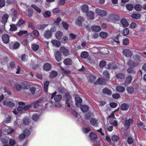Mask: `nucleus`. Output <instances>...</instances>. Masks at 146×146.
Returning <instances> with one entry per match:
<instances>
[{
  "instance_id": "f257e3e1",
  "label": "nucleus",
  "mask_w": 146,
  "mask_h": 146,
  "mask_svg": "<svg viewBox=\"0 0 146 146\" xmlns=\"http://www.w3.org/2000/svg\"><path fill=\"white\" fill-rule=\"evenodd\" d=\"M19 106L17 108L18 112L16 111H13V113L15 115L18 113V112H21L23 111H27L31 108L30 105H25V103L23 102H19L18 103Z\"/></svg>"
},
{
  "instance_id": "f03ea898",
  "label": "nucleus",
  "mask_w": 146,
  "mask_h": 146,
  "mask_svg": "<svg viewBox=\"0 0 146 146\" xmlns=\"http://www.w3.org/2000/svg\"><path fill=\"white\" fill-rule=\"evenodd\" d=\"M62 96L59 94H57L56 92H55L52 94L51 98L54 99L55 101V104L56 106H57L56 104H59V102L62 99Z\"/></svg>"
},
{
  "instance_id": "7ed1b4c3",
  "label": "nucleus",
  "mask_w": 146,
  "mask_h": 146,
  "mask_svg": "<svg viewBox=\"0 0 146 146\" xmlns=\"http://www.w3.org/2000/svg\"><path fill=\"white\" fill-rule=\"evenodd\" d=\"M95 12L98 15L101 17L105 16L107 14V12L106 10L99 8L96 9Z\"/></svg>"
},
{
  "instance_id": "20e7f679",
  "label": "nucleus",
  "mask_w": 146,
  "mask_h": 146,
  "mask_svg": "<svg viewBox=\"0 0 146 146\" xmlns=\"http://www.w3.org/2000/svg\"><path fill=\"white\" fill-rule=\"evenodd\" d=\"M133 123V120L131 119H126L123 123L124 126L126 129H128Z\"/></svg>"
},
{
  "instance_id": "39448f33",
  "label": "nucleus",
  "mask_w": 146,
  "mask_h": 146,
  "mask_svg": "<svg viewBox=\"0 0 146 146\" xmlns=\"http://www.w3.org/2000/svg\"><path fill=\"white\" fill-rule=\"evenodd\" d=\"M65 97L66 99V104L67 105L68 107L70 108V105L72 104V99L70 96L68 94H66Z\"/></svg>"
},
{
  "instance_id": "423d86ee",
  "label": "nucleus",
  "mask_w": 146,
  "mask_h": 146,
  "mask_svg": "<svg viewBox=\"0 0 146 146\" xmlns=\"http://www.w3.org/2000/svg\"><path fill=\"white\" fill-rule=\"evenodd\" d=\"M54 55L55 59L58 62H60L62 60L61 54L60 52L57 51L56 52Z\"/></svg>"
},
{
  "instance_id": "0eeeda50",
  "label": "nucleus",
  "mask_w": 146,
  "mask_h": 146,
  "mask_svg": "<svg viewBox=\"0 0 146 146\" xmlns=\"http://www.w3.org/2000/svg\"><path fill=\"white\" fill-rule=\"evenodd\" d=\"M123 53L124 55L127 57H131L132 54L131 51L128 49H124L123 51Z\"/></svg>"
},
{
  "instance_id": "6e6552de",
  "label": "nucleus",
  "mask_w": 146,
  "mask_h": 146,
  "mask_svg": "<svg viewBox=\"0 0 146 146\" xmlns=\"http://www.w3.org/2000/svg\"><path fill=\"white\" fill-rule=\"evenodd\" d=\"M51 43L53 45L57 47H59L60 46L61 43L60 41L56 40H52L51 41Z\"/></svg>"
},
{
  "instance_id": "1a4fd4ad",
  "label": "nucleus",
  "mask_w": 146,
  "mask_h": 146,
  "mask_svg": "<svg viewBox=\"0 0 146 146\" xmlns=\"http://www.w3.org/2000/svg\"><path fill=\"white\" fill-rule=\"evenodd\" d=\"M3 104L8 107H13L15 106V104L12 102L8 101H5L4 102Z\"/></svg>"
},
{
  "instance_id": "9d476101",
  "label": "nucleus",
  "mask_w": 146,
  "mask_h": 146,
  "mask_svg": "<svg viewBox=\"0 0 146 146\" xmlns=\"http://www.w3.org/2000/svg\"><path fill=\"white\" fill-rule=\"evenodd\" d=\"M120 22L122 26L124 27H127L129 25V23L125 19L123 18L121 19Z\"/></svg>"
},
{
  "instance_id": "9b49d317",
  "label": "nucleus",
  "mask_w": 146,
  "mask_h": 146,
  "mask_svg": "<svg viewBox=\"0 0 146 146\" xmlns=\"http://www.w3.org/2000/svg\"><path fill=\"white\" fill-rule=\"evenodd\" d=\"M24 134H21L19 136V138L20 139H22L24 138L25 137V135H29L30 133V131L28 129L26 130L23 132Z\"/></svg>"
},
{
  "instance_id": "f8f14e48",
  "label": "nucleus",
  "mask_w": 146,
  "mask_h": 146,
  "mask_svg": "<svg viewBox=\"0 0 146 146\" xmlns=\"http://www.w3.org/2000/svg\"><path fill=\"white\" fill-rule=\"evenodd\" d=\"M3 42L5 44L8 43L9 42V36L6 34L3 35L2 37Z\"/></svg>"
},
{
  "instance_id": "ddd939ff",
  "label": "nucleus",
  "mask_w": 146,
  "mask_h": 146,
  "mask_svg": "<svg viewBox=\"0 0 146 146\" xmlns=\"http://www.w3.org/2000/svg\"><path fill=\"white\" fill-rule=\"evenodd\" d=\"M63 34V33L60 31L56 32L55 34L56 38L58 40H60L62 37Z\"/></svg>"
},
{
  "instance_id": "4468645a",
  "label": "nucleus",
  "mask_w": 146,
  "mask_h": 146,
  "mask_svg": "<svg viewBox=\"0 0 146 146\" xmlns=\"http://www.w3.org/2000/svg\"><path fill=\"white\" fill-rule=\"evenodd\" d=\"M60 50L64 56H66L69 55V52L65 47H61L60 48Z\"/></svg>"
},
{
  "instance_id": "2eb2a0df",
  "label": "nucleus",
  "mask_w": 146,
  "mask_h": 146,
  "mask_svg": "<svg viewBox=\"0 0 146 146\" xmlns=\"http://www.w3.org/2000/svg\"><path fill=\"white\" fill-rule=\"evenodd\" d=\"M12 16H13L12 20L13 21H16L19 14L15 9H13L12 10Z\"/></svg>"
},
{
  "instance_id": "dca6fc26",
  "label": "nucleus",
  "mask_w": 146,
  "mask_h": 146,
  "mask_svg": "<svg viewBox=\"0 0 146 146\" xmlns=\"http://www.w3.org/2000/svg\"><path fill=\"white\" fill-rule=\"evenodd\" d=\"M106 84L105 81L102 78H99L97 81L94 83L95 84H100L101 85H105Z\"/></svg>"
},
{
  "instance_id": "f3484780",
  "label": "nucleus",
  "mask_w": 146,
  "mask_h": 146,
  "mask_svg": "<svg viewBox=\"0 0 146 146\" xmlns=\"http://www.w3.org/2000/svg\"><path fill=\"white\" fill-rule=\"evenodd\" d=\"M132 79V77L131 76H128L126 78L124 85H126L129 84L131 82Z\"/></svg>"
},
{
  "instance_id": "a211bd4d",
  "label": "nucleus",
  "mask_w": 146,
  "mask_h": 146,
  "mask_svg": "<svg viewBox=\"0 0 146 146\" xmlns=\"http://www.w3.org/2000/svg\"><path fill=\"white\" fill-rule=\"evenodd\" d=\"M88 18L90 20H92L94 18V13L92 11H89L87 14Z\"/></svg>"
},
{
  "instance_id": "6ab92c4d",
  "label": "nucleus",
  "mask_w": 146,
  "mask_h": 146,
  "mask_svg": "<svg viewBox=\"0 0 146 146\" xmlns=\"http://www.w3.org/2000/svg\"><path fill=\"white\" fill-rule=\"evenodd\" d=\"M88 7L86 5L84 4L81 7V9L82 12L86 13L88 10Z\"/></svg>"
},
{
  "instance_id": "aec40b11",
  "label": "nucleus",
  "mask_w": 146,
  "mask_h": 146,
  "mask_svg": "<svg viewBox=\"0 0 146 146\" xmlns=\"http://www.w3.org/2000/svg\"><path fill=\"white\" fill-rule=\"evenodd\" d=\"M84 21V19L83 17H79L77 18L76 23L78 25L80 26H82V23Z\"/></svg>"
},
{
  "instance_id": "412c9836",
  "label": "nucleus",
  "mask_w": 146,
  "mask_h": 146,
  "mask_svg": "<svg viewBox=\"0 0 146 146\" xmlns=\"http://www.w3.org/2000/svg\"><path fill=\"white\" fill-rule=\"evenodd\" d=\"M53 106V103L52 102H50L46 104L45 105L44 109L48 110H50L52 106Z\"/></svg>"
},
{
  "instance_id": "4be33fe9",
  "label": "nucleus",
  "mask_w": 146,
  "mask_h": 146,
  "mask_svg": "<svg viewBox=\"0 0 146 146\" xmlns=\"http://www.w3.org/2000/svg\"><path fill=\"white\" fill-rule=\"evenodd\" d=\"M91 29L94 31L98 32L100 30L101 28L99 26L94 25L92 27Z\"/></svg>"
},
{
  "instance_id": "5701e85b",
  "label": "nucleus",
  "mask_w": 146,
  "mask_h": 146,
  "mask_svg": "<svg viewBox=\"0 0 146 146\" xmlns=\"http://www.w3.org/2000/svg\"><path fill=\"white\" fill-rule=\"evenodd\" d=\"M115 89L117 91L120 92H123L125 90V88L120 86H116Z\"/></svg>"
},
{
  "instance_id": "b1692460",
  "label": "nucleus",
  "mask_w": 146,
  "mask_h": 146,
  "mask_svg": "<svg viewBox=\"0 0 146 146\" xmlns=\"http://www.w3.org/2000/svg\"><path fill=\"white\" fill-rule=\"evenodd\" d=\"M44 99L41 98L34 103V106L35 108H36L39 106V104H41L42 102L44 101Z\"/></svg>"
},
{
  "instance_id": "393cba45",
  "label": "nucleus",
  "mask_w": 146,
  "mask_h": 146,
  "mask_svg": "<svg viewBox=\"0 0 146 146\" xmlns=\"http://www.w3.org/2000/svg\"><path fill=\"white\" fill-rule=\"evenodd\" d=\"M120 108L122 110H127L129 109V106L128 104L124 103L121 105Z\"/></svg>"
},
{
  "instance_id": "a878e982",
  "label": "nucleus",
  "mask_w": 146,
  "mask_h": 146,
  "mask_svg": "<svg viewBox=\"0 0 146 146\" xmlns=\"http://www.w3.org/2000/svg\"><path fill=\"white\" fill-rule=\"evenodd\" d=\"M51 68V66L49 64L46 63L43 66L44 69L46 71H48Z\"/></svg>"
},
{
  "instance_id": "bb28decb",
  "label": "nucleus",
  "mask_w": 146,
  "mask_h": 146,
  "mask_svg": "<svg viewBox=\"0 0 146 146\" xmlns=\"http://www.w3.org/2000/svg\"><path fill=\"white\" fill-rule=\"evenodd\" d=\"M103 75L104 78L106 80H109V73L108 71L105 70L103 72Z\"/></svg>"
},
{
  "instance_id": "cd10ccee",
  "label": "nucleus",
  "mask_w": 146,
  "mask_h": 146,
  "mask_svg": "<svg viewBox=\"0 0 146 146\" xmlns=\"http://www.w3.org/2000/svg\"><path fill=\"white\" fill-rule=\"evenodd\" d=\"M131 17L132 19H138L141 17V15L139 13H133L131 15Z\"/></svg>"
},
{
  "instance_id": "c85d7f7f",
  "label": "nucleus",
  "mask_w": 146,
  "mask_h": 146,
  "mask_svg": "<svg viewBox=\"0 0 146 146\" xmlns=\"http://www.w3.org/2000/svg\"><path fill=\"white\" fill-rule=\"evenodd\" d=\"M75 100L76 102V104L77 105L78 104L81 103L82 100L78 95H75Z\"/></svg>"
},
{
  "instance_id": "c756f323",
  "label": "nucleus",
  "mask_w": 146,
  "mask_h": 146,
  "mask_svg": "<svg viewBox=\"0 0 146 146\" xmlns=\"http://www.w3.org/2000/svg\"><path fill=\"white\" fill-rule=\"evenodd\" d=\"M64 63L66 65H70L72 64V60L69 58H66L64 60Z\"/></svg>"
},
{
  "instance_id": "7c9ffc66",
  "label": "nucleus",
  "mask_w": 146,
  "mask_h": 146,
  "mask_svg": "<svg viewBox=\"0 0 146 146\" xmlns=\"http://www.w3.org/2000/svg\"><path fill=\"white\" fill-rule=\"evenodd\" d=\"M52 35V33L50 32L49 30L45 31L44 34V37L47 38H49Z\"/></svg>"
},
{
  "instance_id": "2f4dec72",
  "label": "nucleus",
  "mask_w": 146,
  "mask_h": 146,
  "mask_svg": "<svg viewBox=\"0 0 146 146\" xmlns=\"http://www.w3.org/2000/svg\"><path fill=\"white\" fill-rule=\"evenodd\" d=\"M117 78L119 79H123L125 78V75L124 74L121 73H118L116 75Z\"/></svg>"
},
{
  "instance_id": "473e14b6",
  "label": "nucleus",
  "mask_w": 146,
  "mask_h": 146,
  "mask_svg": "<svg viewBox=\"0 0 146 146\" xmlns=\"http://www.w3.org/2000/svg\"><path fill=\"white\" fill-rule=\"evenodd\" d=\"M8 17V15L7 14H5L3 15L2 21V22L3 23H5L7 22Z\"/></svg>"
},
{
  "instance_id": "72a5a7b5",
  "label": "nucleus",
  "mask_w": 146,
  "mask_h": 146,
  "mask_svg": "<svg viewBox=\"0 0 146 146\" xmlns=\"http://www.w3.org/2000/svg\"><path fill=\"white\" fill-rule=\"evenodd\" d=\"M80 108L83 112H86L88 110V107L86 105H82L81 106Z\"/></svg>"
},
{
  "instance_id": "f704fd0d",
  "label": "nucleus",
  "mask_w": 146,
  "mask_h": 146,
  "mask_svg": "<svg viewBox=\"0 0 146 146\" xmlns=\"http://www.w3.org/2000/svg\"><path fill=\"white\" fill-rule=\"evenodd\" d=\"M31 7L33 8L37 12L40 13H41V9L37 6L34 4H32Z\"/></svg>"
},
{
  "instance_id": "c9c22d12",
  "label": "nucleus",
  "mask_w": 146,
  "mask_h": 146,
  "mask_svg": "<svg viewBox=\"0 0 146 146\" xmlns=\"http://www.w3.org/2000/svg\"><path fill=\"white\" fill-rule=\"evenodd\" d=\"M57 73L55 71H52L50 73V77L51 78L56 77L57 75Z\"/></svg>"
},
{
  "instance_id": "e433bc0d",
  "label": "nucleus",
  "mask_w": 146,
  "mask_h": 146,
  "mask_svg": "<svg viewBox=\"0 0 146 146\" xmlns=\"http://www.w3.org/2000/svg\"><path fill=\"white\" fill-rule=\"evenodd\" d=\"M109 68L110 69H115L117 67V65L113 62L110 63L108 65Z\"/></svg>"
},
{
  "instance_id": "4c0bfd02",
  "label": "nucleus",
  "mask_w": 146,
  "mask_h": 146,
  "mask_svg": "<svg viewBox=\"0 0 146 146\" xmlns=\"http://www.w3.org/2000/svg\"><path fill=\"white\" fill-rule=\"evenodd\" d=\"M142 8V6L139 4L136 5L134 7V8L135 10L139 11H141Z\"/></svg>"
},
{
  "instance_id": "58836bf2",
  "label": "nucleus",
  "mask_w": 146,
  "mask_h": 146,
  "mask_svg": "<svg viewBox=\"0 0 146 146\" xmlns=\"http://www.w3.org/2000/svg\"><path fill=\"white\" fill-rule=\"evenodd\" d=\"M90 136L92 140L95 139L97 137L96 134L93 132H91L90 133Z\"/></svg>"
},
{
  "instance_id": "ea45409f",
  "label": "nucleus",
  "mask_w": 146,
  "mask_h": 146,
  "mask_svg": "<svg viewBox=\"0 0 146 146\" xmlns=\"http://www.w3.org/2000/svg\"><path fill=\"white\" fill-rule=\"evenodd\" d=\"M88 53L86 52H83L81 55V56L82 57L86 58L88 57Z\"/></svg>"
},
{
  "instance_id": "a19ab883",
  "label": "nucleus",
  "mask_w": 146,
  "mask_h": 146,
  "mask_svg": "<svg viewBox=\"0 0 146 146\" xmlns=\"http://www.w3.org/2000/svg\"><path fill=\"white\" fill-rule=\"evenodd\" d=\"M103 92L109 95H111L112 94L111 91L107 88H104L103 90Z\"/></svg>"
},
{
  "instance_id": "79ce46f5",
  "label": "nucleus",
  "mask_w": 146,
  "mask_h": 146,
  "mask_svg": "<svg viewBox=\"0 0 146 146\" xmlns=\"http://www.w3.org/2000/svg\"><path fill=\"white\" fill-rule=\"evenodd\" d=\"M126 90L128 93L130 94L132 93L134 91V89L131 86H129L127 87L126 88Z\"/></svg>"
},
{
  "instance_id": "37998d69",
  "label": "nucleus",
  "mask_w": 146,
  "mask_h": 146,
  "mask_svg": "<svg viewBox=\"0 0 146 146\" xmlns=\"http://www.w3.org/2000/svg\"><path fill=\"white\" fill-rule=\"evenodd\" d=\"M25 23V21L21 19H20L17 23V26L19 27Z\"/></svg>"
},
{
  "instance_id": "c03bdc74",
  "label": "nucleus",
  "mask_w": 146,
  "mask_h": 146,
  "mask_svg": "<svg viewBox=\"0 0 146 146\" xmlns=\"http://www.w3.org/2000/svg\"><path fill=\"white\" fill-rule=\"evenodd\" d=\"M5 130L8 134L11 133L13 131V129L11 127L8 126L5 127Z\"/></svg>"
},
{
  "instance_id": "a18cd8bd",
  "label": "nucleus",
  "mask_w": 146,
  "mask_h": 146,
  "mask_svg": "<svg viewBox=\"0 0 146 146\" xmlns=\"http://www.w3.org/2000/svg\"><path fill=\"white\" fill-rule=\"evenodd\" d=\"M129 33V30L128 28L125 29L122 31V34L124 36L127 35Z\"/></svg>"
},
{
  "instance_id": "49530a36",
  "label": "nucleus",
  "mask_w": 146,
  "mask_h": 146,
  "mask_svg": "<svg viewBox=\"0 0 146 146\" xmlns=\"http://www.w3.org/2000/svg\"><path fill=\"white\" fill-rule=\"evenodd\" d=\"M32 48L33 50L35 51H36L39 48V46L35 44H33L32 45Z\"/></svg>"
},
{
  "instance_id": "de8ad7c7",
  "label": "nucleus",
  "mask_w": 146,
  "mask_h": 146,
  "mask_svg": "<svg viewBox=\"0 0 146 146\" xmlns=\"http://www.w3.org/2000/svg\"><path fill=\"white\" fill-rule=\"evenodd\" d=\"M49 82L48 81L46 82L44 84V90L46 92H47V89Z\"/></svg>"
},
{
  "instance_id": "09e8293b",
  "label": "nucleus",
  "mask_w": 146,
  "mask_h": 146,
  "mask_svg": "<svg viewBox=\"0 0 146 146\" xmlns=\"http://www.w3.org/2000/svg\"><path fill=\"white\" fill-rule=\"evenodd\" d=\"M100 36L102 38H104L108 36V34L106 32H101L100 33Z\"/></svg>"
},
{
  "instance_id": "8fccbe9b",
  "label": "nucleus",
  "mask_w": 146,
  "mask_h": 146,
  "mask_svg": "<svg viewBox=\"0 0 146 146\" xmlns=\"http://www.w3.org/2000/svg\"><path fill=\"white\" fill-rule=\"evenodd\" d=\"M51 15V13L50 12L47 11L44 13L43 16L45 17L48 18Z\"/></svg>"
},
{
  "instance_id": "3c124183",
  "label": "nucleus",
  "mask_w": 146,
  "mask_h": 146,
  "mask_svg": "<svg viewBox=\"0 0 146 146\" xmlns=\"http://www.w3.org/2000/svg\"><path fill=\"white\" fill-rule=\"evenodd\" d=\"M61 72L62 73L65 74H68L70 73V71L66 68H62L61 70Z\"/></svg>"
},
{
  "instance_id": "603ef678",
  "label": "nucleus",
  "mask_w": 146,
  "mask_h": 146,
  "mask_svg": "<svg viewBox=\"0 0 146 146\" xmlns=\"http://www.w3.org/2000/svg\"><path fill=\"white\" fill-rule=\"evenodd\" d=\"M126 7L128 10L131 11L133 9V6L132 5L129 4L126 5Z\"/></svg>"
},
{
  "instance_id": "864d4df0",
  "label": "nucleus",
  "mask_w": 146,
  "mask_h": 146,
  "mask_svg": "<svg viewBox=\"0 0 146 146\" xmlns=\"http://www.w3.org/2000/svg\"><path fill=\"white\" fill-rule=\"evenodd\" d=\"M15 143V140L13 139H11L9 140V144L11 146H13Z\"/></svg>"
},
{
  "instance_id": "5fc2aeb1",
  "label": "nucleus",
  "mask_w": 146,
  "mask_h": 146,
  "mask_svg": "<svg viewBox=\"0 0 146 146\" xmlns=\"http://www.w3.org/2000/svg\"><path fill=\"white\" fill-rule=\"evenodd\" d=\"M106 62L104 60H102L99 64V66L101 68H102L106 65Z\"/></svg>"
},
{
  "instance_id": "6e6d98bb",
  "label": "nucleus",
  "mask_w": 146,
  "mask_h": 146,
  "mask_svg": "<svg viewBox=\"0 0 146 146\" xmlns=\"http://www.w3.org/2000/svg\"><path fill=\"white\" fill-rule=\"evenodd\" d=\"M127 141L129 144L131 145L133 142V140L131 137H129L127 139Z\"/></svg>"
},
{
  "instance_id": "4d7b16f0",
  "label": "nucleus",
  "mask_w": 146,
  "mask_h": 146,
  "mask_svg": "<svg viewBox=\"0 0 146 146\" xmlns=\"http://www.w3.org/2000/svg\"><path fill=\"white\" fill-rule=\"evenodd\" d=\"M111 139L112 141L114 142L117 141L119 139V138L116 135H113L111 137Z\"/></svg>"
},
{
  "instance_id": "13d9d810",
  "label": "nucleus",
  "mask_w": 146,
  "mask_h": 146,
  "mask_svg": "<svg viewBox=\"0 0 146 146\" xmlns=\"http://www.w3.org/2000/svg\"><path fill=\"white\" fill-rule=\"evenodd\" d=\"M96 78V77L95 76L93 75H92L89 80L90 82V83L93 82Z\"/></svg>"
},
{
  "instance_id": "bf43d9fd",
  "label": "nucleus",
  "mask_w": 146,
  "mask_h": 146,
  "mask_svg": "<svg viewBox=\"0 0 146 146\" xmlns=\"http://www.w3.org/2000/svg\"><path fill=\"white\" fill-rule=\"evenodd\" d=\"M10 26L11 27V28H10V30L11 31H15L17 29V27L15 25H10Z\"/></svg>"
},
{
  "instance_id": "052dcab7",
  "label": "nucleus",
  "mask_w": 146,
  "mask_h": 146,
  "mask_svg": "<svg viewBox=\"0 0 146 146\" xmlns=\"http://www.w3.org/2000/svg\"><path fill=\"white\" fill-rule=\"evenodd\" d=\"M91 124L93 125H96L97 124V121L96 119H92L90 121Z\"/></svg>"
},
{
  "instance_id": "680f3d73",
  "label": "nucleus",
  "mask_w": 146,
  "mask_h": 146,
  "mask_svg": "<svg viewBox=\"0 0 146 146\" xmlns=\"http://www.w3.org/2000/svg\"><path fill=\"white\" fill-rule=\"evenodd\" d=\"M27 31H26L22 30L20 31L18 33V35L19 36H21L23 35L27 34Z\"/></svg>"
},
{
  "instance_id": "e2e57ef3",
  "label": "nucleus",
  "mask_w": 146,
  "mask_h": 146,
  "mask_svg": "<svg viewBox=\"0 0 146 146\" xmlns=\"http://www.w3.org/2000/svg\"><path fill=\"white\" fill-rule=\"evenodd\" d=\"M62 23L64 28L66 30H67L68 27V25L66 23L64 22H62Z\"/></svg>"
},
{
  "instance_id": "0e129e2a",
  "label": "nucleus",
  "mask_w": 146,
  "mask_h": 146,
  "mask_svg": "<svg viewBox=\"0 0 146 146\" xmlns=\"http://www.w3.org/2000/svg\"><path fill=\"white\" fill-rule=\"evenodd\" d=\"M5 0H0V7H2L5 6Z\"/></svg>"
},
{
  "instance_id": "69168bd1",
  "label": "nucleus",
  "mask_w": 146,
  "mask_h": 146,
  "mask_svg": "<svg viewBox=\"0 0 146 146\" xmlns=\"http://www.w3.org/2000/svg\"><path fill=\"white\" fill-rule=\"evenodd\" d=\"M14 88L17 91H19L21 89V86L19 85L16 84Z\"/></svg>"
},
{
  "instance_id": "338daca9",
  "label": "nucleus",
  "mask_w": 146,
  "mask_h": 146,
  "mask_svg": "<svg viewBox=\"0 0 146 146\" xmlns=\"http://www.w3.org/2000/svg\"><path fill=\"white\" fill-rule=\"evenodd\" d=\"M23 123L25 125H27V124H29V118H26L24 119H23Z\"/></svg>"
},
{
  "instance_id": "774afa93",
  "label": "nucleus",
  "mask_w": 146,
  "mask_h": 146,
  "mask_svg": "<svg viewBox=\"0 0 146 146\" xmlns=\"http://www.w3.org/2000/svg\"><path fill=\"white\" fill-rule=\"evenodd\" d=\"M129 40L127 38H125L123 40V44L124 45H127L129 43Z\"/></svg>"
}]
</instances>
